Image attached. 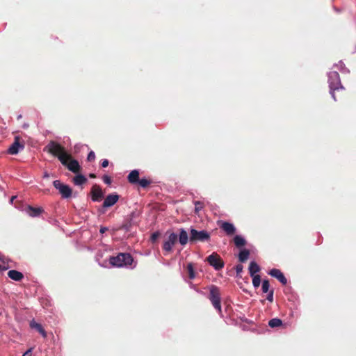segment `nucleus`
I'll return each mask as SVG.
<instances>
[{
  "label": "nucleus",
  "instance_id": "f257e3e1",
  "mask_svg": "<svg viewBox=\"0 0 356 356\" xmlns=\"http://www.w3.org/2000/svg\"><path fill=\"white\" fill-rule=\"evenodd\" d=\"M47 152L55 157H57L60 162L67 169L74 172L78 173L81 170V166L79 162L72 159L70 154H69L65 148L58 143L51 140L45 147Z\"/></svg>",
  "mask_w": 356,
  "mask_h": 356
},
{
  "label": "nucleus",
  "instance_id": "f03ea898",
  "mask_svg": "<svg viewBox=\"0 0 356 356\" xmlns=\"http://www.w3.org/2000/svg\"><path fill=\"white\" fill-rule=\"evenodd\" d=\"M134 259L129 253H119L115 257L109 258V263L114 267H123L132 264Z\"/></svg>",
  "mask_w": 356,
  "mask_h": 356
},
{
  "label": "nucleus",
  "instance_id": "7ed1b4c3",
  "mask_svg": "<svg viewBox=\"0 0 356 356\" xmlns=\"http://www.w3.org/2000/svg\"><path fill=\"white\" fill-rule=\"evenodd\" d=\"M209 300L211 301L212 305L218 312V313L221 314V294L220 289L216 285H211L209 286Z\"/></svg>",
  "mask_w": 356,
  "mask_h": 356
},
{
  "label": "nucleus",
  "instance_id": "20e7f679",
  "mask_svg": "<svg viewBox=\"0 0 356 356\" xmlns=\"http://www.w3.org/2000/svg\"><path fill=\"white\" fill-rule=\"evenodd\" d=\"M329 86L330 89V93L333 99L336 101L337 99L334 95L335 91L343 89L340 82L339 74L337 72H334L330 74Z\"/></svg>",
  "mask_w": 356,
  "mask_h": 356
},
{
  "label": "nucleus",
  "instance_id": "39448f33",
  "mask_svg": "<svg viewBox=\"0 0 356 356\" xmlns=\"http://www.w3.org/2000/svg\"><path fill=\"white\" fill-rule=\"evenodd\" d=\"M210 237V234L205 230L197 231L195 229H191L189 240L191 243L197 241L204 242L209 241Z\"/></svg>",
  "mask_w": 356,
  "mask_h": 356
},
{
  "label": "nucleus",
  "instance_id": "423d86ee",
  "mask_svg": "<svg viewBox=\"0 0 356 356\" xmlns=\"http://www.w3.org/2000/svg\"><path fill=\"white\" fill-rule=\"evenodd\" d=\"M206 261L216 270H221L225 266L224 261L216 252H213L207 257Z\"/></svg>",
  "mask_w": 356,
  "mask_h": 356
},
{
  "label": "nucleus",
  "instance_id": "0eeeda50",
  "mask_svg": "<svg viewBox=\"0 0 356 356\" xmlns=\"http://www.w3.org/2000/svg\"><path fill=\"white\" fill-rule=\"evenodd\" d=\"M53 185L58 190L63 198H69L72 196V190L68 185L63 184L60 180L54 181Z\"/></svg>",
  "mask_w": 356,
  "mask_h": 356
},
{
  "label": "nucleus",
  "instance_id": "6e6552de",
  "mask_svg": "<svg viewBox=\"0 0 356 356\" xmlns=\"http://www.w3.org/2000/svg\"><path fill=\"white\" fill-rule=\"evenodd\" d=\"M178 241V235L174 232L169 234L168 238L164 241L163 245V249L167 252H171L172 251L173 245Z\"/></svg>",
  "mask_w": 356,
  "mask_h": 356
},
{
  "label": "nucleus",
  "instance_id": "1a4fd4ad",
  "mask_svg": "<svg viewBox=\"0 0 356 356\" xmlns=\"http://www.w3.org/2000/svg\"><path fill=\"white\" fill-rule=\"evenodd\" d=\"M21 138L19 136L15 137L13 143L10 146L8 149V153L12 155L17 154L20 149L24 148V142L20 141Z\"/></svg>",
  "mask_w": 356,
  "mask_h": 356
},
{
  "label": "nucleus",
  "instance_id": "9d476101",
  "mask_svg": "<svg viewBox=\"0 0 356 356\" xmlns=\"http://www.w3.org/2000/svg\"><path fill=\"white\" fill-rule=\"evenodd\" d=\"M218 225L227 236H232L236 232V227L234 225L228 222L218 221Z\"/></svg>",
  "mask_w": 356,
  "mask_h": 356
},
{
  "label": "nucleus",
  "instance_id": "9b49d317",
  "mask_svg": "<svg viewBox=\"0 0 356 356\" xmlns=\"http://www.w3.org/2000/svg\"><path fill=\"white\" fill-rule=\"evenodd\" d=\"M91 198L94 202H99L104 196L102 188L99 186L95 184L91 188Z\"/></svg>",
  "mask_w": 356,
  "mask_h": 356
},
{
  "label": "nucleus",
  "instance_id": "f8f14e48",
  "mask_svg": "<svg viewBox=\"0 0 356 356\" xmlns=\"http://www.w3.org/2000/svg\"><path fill=\"white\" fill-rule=\"evenodd\" d=\"M119 197L116 193L109 194L103 202V207L107 208L113 206L118 201Z\"/></svg>",
  "mask_w": 356,
  "mask_h": 356
},
{
  "label": "nucleus",
  "instance_id": "ddd939ff",
  "mask_svg": "<svg viewBox=\"0 0 356 356\" xmlns=\"http://www.w3.org/2000/svg\"><path fill=\"white\" fill-rule=\"evenodd\" d=\"M268 274L272 277L277 278L283 285L286 284L287 280L280 270L273 268L269 271Z\"/></svg>",
  "mask_w": 356,
  "mask_h": 356
},
{
  "label": "nucleus",
  "instance_id": "4468645a",
  "mask_svg": "<svg viewBox=\"0 0 356 356\" xmlns=\"http://www.w3.org/2000/svg\"><path fill=\"white\" fill-rule=\"evenodd\" d=\"M135 213L132 212L130 215L127 216L123 224L120 227V229H123L126 232H129L131 230V227L134 225L133 218L134 217Z\"/></svg>",
  "mask_w": 356,
  "mask_h": 356
},
{
  "label": "nucleus",
  "instance_id": "2eb2a0df",
  "mask_svg": "<svg viewBox=\"0 0 356 356\" xmlns=\"http://www.w3.org/2000/svg\"><path fill=\"white\" fill-rule=\"evenodd\" d=\"M178 241L181 245H185L188 241V233L184 229H179Z\"/></svg>",
  "mask_w": 356,
  "mask_h": 356
},
{
  "label": "nucleus",
  "instance_id": "dca6fc26",
  "mask_svg": "<svg viewBox=\"0 0 356 356\" xmlns=\"http://www.w3.org/2000/svg\"><path fill=\"white\" fill-rule=\"evenodd\" d=\"M8 276L15 280V281H20L23 279L24 275L16 270H10L8 273Z\"/></svg>",
  "mask_w": 356,
  "mask_h": 356
},
{
  "label": "nucleus",
  "instance_id": "f3484780",
  "mask_svg": "<svg viewBox=\"0 0 356 356\" xmlns=\"http://www.w3.org/2000/svg\"><path fill=\"white\" fill-rule=\"evenodd\" d=\"M30 327L33 329H35L44 338L47 337V333L41 324L33 320L30 322Z\"/></svg>",
  "mask_w": 356,
  "mask_h": 356
},
{
  "label": "nucleus",
  "instance_id": "a211bd4d",
  "mask_svg": "<svg viewBox=\"0 0 356 356\" xmlns=\"http://www.w3.org/2000/svg\"><path fill=\"white\" fill-rule=\"evenodd\" d=\"M127 179L131 184H136L139 181V172L137 170L131 171L127 177Z\"/></svg>",
  "mask_w": 356,
  "mask_h": 356
},
{
  "label": "nucleus",
  "instance_id": "6ab92c4d",
  "mask_svg": "<svg viewBox=\"0 0 356 356\" xmlns=\"http://www.w3.org/2000/svg\"><path fill=\"white\" fill-rule=\"evenodd\" d=\"M43 211V209L40 207H33L31 206H29L27 208V213L31 217H37Z\"/></svg>",
  "mask_w": 356,
  "mask_h": 356
},
{
  "label": "nucleus",
  "instance_id": "aec40b11",
  "mask_svg": "<svg viewBox=\"0 0 356 356\" xmlns=\"http://www.w3.org/2000/svg\"><path fill=\"white\" fill-rule=\"evenodd\" d=\"M261 270L259 266L255 261H251L249 265V273L250 276H253L255 273L259 272Z\"/></svg>",
  "mask_w": 356,
  "mask_h": 356
},
{
  "label": "nucleus",
  "instance_id": "412c9836",
  "mask_svg": "<svg viewBox=\"0 0 356 356\" xmlns=\"http://www.w3.org/2000/svg\"><path fill=\"white\" fill-rule=\"evenodd\" d=\"M87 182V179L82 175H76L73 179V183L76 186H81Z\"/></svg>",
  "mask_w": 356,
  "mask_h": 356
},
{
  "label": "nucleus",
  "instance_id": "4be33fe9",
  "mask_svg": "<svg viewBox=\"0 0 356 356\" xmlns=\"http://www.w3.org/2000/svg\"><path fill=\"white\" fill-rule=\"evenodd\" d=\"M250 255V250L248 249H243L241 250L238 254V260L239 261L243 263L246 261L248 259V257Z\"/></svg>",
  "mask_w": 356,
  "mask_h": 356
},
{
  "label": "nucleus",
  "instance_id": "5701e85b",
  "mask_svg": "<svg viewBox=\"0 0 356 356\" xmlns=\"http://www.w3.org/2000/svg\"><path fill=\"white\" fill-rule=\"evenodd\" d=\"M234 243L237 248L243 247L245 245V240L240 235H236L234 238Z\"/></svg>",
  "mask_w": 356,
  "mask_h": 356
},
{
  "label": "nucleus",
  "instance_id": "b1692460",
  "mask_svg": "<svg viewBox=\"0 0 356 356\" xmlns=\"http://www.w3.org/2000/svg\"><path fill=\"white\" fill-rule=\"evenodd\" d=\"M186 270H187V273L188 275V277L191 280L194 279L195 277V273L194 266L192 263H188L187 264Z\"/></svg>",
  "mask_w": 356,
  "mask_h": 356
},
{
  "label": "nucleus",
  "instance_id": "393cba45",
  "mask_svg": "<svg viewBox=\"0 0 356 356\" xmlns=\"http://www.w3.org/2000/svg\"><path fill=\"white\" fill-rule=\"evenodd\" d=\"M282 325V321L280 318H275L268 321V325L270 327H277Z\"/></svg>",
  "mask_w": 356,
  "mask_h": 356
},
{
  "label": "nucleus",
  "instance_id": "a878e982",
  "mask_svg": "<svg viewBox=\"0 0 356 356\" xmlns=\"http://www.w3.org/2000/svg\"><path fill=\"white\" fill-rule=\"evenodd\" d=\"M138 183L139 184V185L141 187L147 188L151 184L152 181L149 179L142 178V179H140V180Z\"/></svg>",
  "mask_w": 356,
  "mask_h": 356
},
{
  "label": "nucleus",
  "instance_id": "bb28decb",
  "mask_svg": "<svg viewBox=\"0 0 356 356\" xmlns=\"http://www.w3.org/2000/svg\"><path fill=\"white\" fill-rule=\"evenodd\" d=\"M252 277V284L254 288H258L261 284V277L259 275L251 276Z\"/></svg>",
  "mask_w": 356,
  "mask_h": 356
},
{
  "label": "nucleus",
  "instance_id": "cd10ccee",
  "mask_svg": "<svg viewBox=\"0 0 356 356\" xmlns=\"http://www.w3.org/2000/svg\"><path fill=\"white\" fill-rule=\"evenodd\" d=\"M195 213H198L204 207V204L202 202L195 201Z\"/></svg>",
  "mask_w": 356,
  "mask_h": 356
},
{
  "label": "nucleus",
  "instance_id": "c85d7f7f",
  "mask_svg": "<svg viewBox=\"0 0 356 356\" xmlns=\"http://www.w3.org/2000/svg\"><path fill=\"white\" fill-rule=\"evenodd\" d=\"M269 287H270V284H269L268 280H264L262 282V286H261L263 293H268V291H270Z\"/></svg>",
  "mask_w": 356,
  "mask_h": 356
},
{
  "label": "nucleus",
  "instance_id": "c756f323",
  "mask_svg": "<svg viewBox=\"0 0 356 356\" xmlns=\"http://www.w3.org/2000/svg\"><path fill=\"white\" fill-rule=\"evenodd\" d=\"M160 236V233L159 232H154L152 235H151V241L152 243H154L156 241V240L159 238V237Z\"/></svg>",
  "mask_w": 356,
  "mask_h": 356
},
{
  "label": "nucleus",
  "instance_id": "7c9ffc66",
  "mask_svg": "<svg viewBox=\"0 0 356 356\" xmlns=\"http://www.w3.org/2000/svg\"><path fill=\"white\" fill-rule=\"evenodd\" d=\"M95 159V154L93 151H90L87 156L88 161H93Z\"/></svg>",
  "mask_w": 356,
  "mask_h": 356
},
{
  "label": "nucleus",
  "instance_id": "2f4dec72",
  "mask_svg": "<svg viewBox=\"0 0 356 356\" xmlns=\"http://www.w3.org/2000/svg\"><path fill=\"white\" fill-rule=\"evenodd\" d=\"M268 295H267V297H266V299L270 302H272L273 301V293H274V291L272 289V290H270V291L268 292Z\"/></svg>",
  "mask_w": 356,
  "mask_h": 356
},
{
  "label": "nucleus",
  "instance_id": "473e14b6",
  "mask_svg": "<svg viewBox=\"0 0 356 356\" xmlns=\"http://www.w3.org/2000/svg\"><path fill=\"white\" fill-rule=\"evenodd\" d=\"M102 179H103V181H104V182L105 184H108V185L111 184L112 180H111V178L109 176L104 175Z\"/></svg>",
  "mask_w": 356,
  "mask_h": 356
},
{
  "label": "nucleus",
  "instance_id": "72a5a7b5",
  "mask_svg": "<svg viewBox=\"0 0 356 356\" xmlns=\"http://www.w3.org/2000/svg\"><path fill=\"white\" fill-rule=\"evenodd\" d=\"M235 269H236V274L239 275L241 273H242L243 269V266L241 264H238V265L236 266Z\"/></svg>",
  "mask_w": 356,
  "mask_h": 356
},
{
  "label": "nucleus",
  "instance_id": "f704fd0d",
  "mask_svg": "<svg viewBox=\"0 0 356 356\" xmlns=\"http://www.w3.org/2000/svg\"><path fill=\"white\" fill-rule=\"evenodd\" d=\"M108 163H109V162H108V161L107 159H104V160L102 161L101 165H102V166L103 168H106V167L108 165Z\"/></svg>",
  "mask_w": 356,
  "mask_h": 356
},
{
  "label": "nucleus",
  "instance_id": "c9c22d12",
  "mask_svg": "<svg viewBox=\"0 0 356 356\" xmlns=\"http://www.w3.org/2000/svg\"><path fill=\"white\" fill-rule=\"evenodd\" d=\"M31 351L32 348L29 349L23 354L22 356H31Z\"/></svg>",
  "mask_w": 356,
  "mask_h": 356
},
{
  "label": "nucleus",
  "instance_id": "e433bc0d",
  "mask_svg": "<svg viewBox=\"0 0 356 356\" xmlns=\"http://www.w3.org/2000/svg\"><path fill=\"white\" fill-rule=\"evenodd\" d=\"M89 177L90 178H95L96 175L94 173H90V174H89Z\"/></svg>",
  "mask_w": 356,
  "mask_h": 356
},
{
  "label": "nucleus",
  "instance_id": "4c0bfd02",
  "mask_svg": "<svg viewBox=\"0 0 356 356\" xmlns=\"http://www.w3.org/2000/svg\"><path fill=\"white\" fill-rule=\"evenodd\" d=\"M106 227H102V228L100 229V232H101V233H104V232H105V231H106Z\"/></svg>",
  "mask_w": 356,
  "mask_h": 356
},
{
  "label": "nucleus",
  "instance_id": "58836bf2",
  "mask_svg": "<svg viewBox=\"0 0 356 356\" xmlns=\"http://www.w3.org/2000/svg\"><path fill=\"white\" fill-rule=\"evenodd\" d=\"M6 267H1V266L0 265V270H6Z\"/></svg>",
  "mask_w": 356,
  "mask_h": 356
},
{
  "label": "nucleus",
  "instance_id": "ea45409f",
  "mask_svg": "<svg viewBox=\"0 0 356 356\" xmlns=\"http://www.w3.org/2000/svg\"><path fill=\"white\" fill-rule=\"evenodd\" d=\"M28 127H29V125H28V124H24L23 125V127H24V128H27Z\"/></svg>",
  "mask_w": 356,
  "mask_h": 356
},
{
  "label": "nucleus",
  "instance_id": "a19ab883",
  "mask_svg": "<svg viewBox=\"0 0 356 356\" xmlns=\"http://www.w3.org/2000/svg\"><path fill=\"white\" fill-rule=\"evenodd\" d=\"M22 115H19L17 116V120L21 119V118H22Z\"/></svg>",
  "mask_w": 356,
  "mask_h": 356
}]
</instances>
